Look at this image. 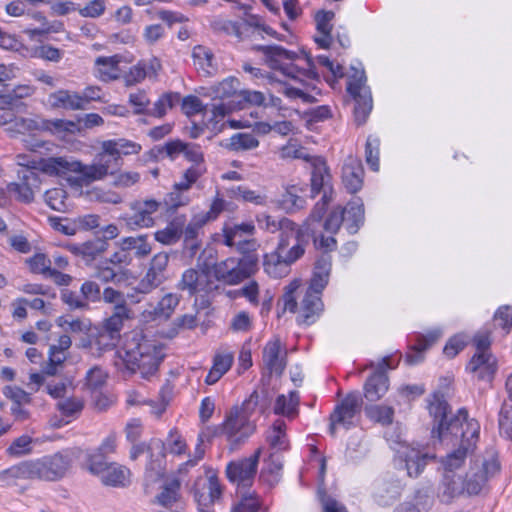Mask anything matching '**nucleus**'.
<instances>
[{"label": "nucleus", "instance_id": "obj_50", "mask_svg": "<svg viewBox=\"0 0 512 512\" xmlns=\"http://www.w3.org/2000/svg\"><path fill=\"white\" fill-rule=\"evenodd\" d=\"M238 86L239 81L234 77H230L213 86L212 90L216 98L237 101L236 95L239 93Z\"/></svg>", "mask_w": 512, "mask_h": 512}, {"label": "nucleus", "instance_id": "obj_48", "mask_svg": "<svg viewBox=\"0 0 512 512\" xmlns=\"http://www.w3.org/2000/svg\"><path fill=\"white\" fill-rule=\"evenodd\" d=\"M206 223V220L200 214H198L186 226L184 231H182V233L184 234L185 243L192 251H196L199 248V244L197 243V236L199 230Z\"/></svg>", "mask_w": 512, "mask_h": 512}, {"label": "nucleus", "instance_id": "obj_63", "mask_svg": "<svg viewBox=\"0 0 512 512\" xmlns=\"http://www.w3.org/2000/svg\"><path fill=\"white\" fill-rule=\"evenodd\" d=\"M211 28L216 33H221L225 35H235L237 37L241 36L240 27L238 23L233 22L229 19L225 18H215L211 22Z\"/></svg>", "mask_w": 512, "mask_h": 512}, {"label": "nucleus", "instance_id": "obj_53", "mask_svg": "<svg viewBox=\"0 0 512 512\" xmlns=\"http://www.w3.org/2000/svg\"><path fill=\"white\" fill-rule=\"evenodd\" d=\"M258 139L249 133H237L230 138L228 148L231 151L251 150L258 147Z\"/></svg>", "mask_w": 512, "mask_h": 512}, {"label": "nucleus", "instance_id": "obj_20", "mask_svg": "<svg viewBox=\"0 0 512 512\" xmlns=\"http://www.w3.org/2000/svg\"><path fill=\"white\" fill-rule=\"evenodd\" d=\"M323 311L324 304L321 294L307 289L299 305L297 321L301 324L311 325L319 319Z\"/></svg>", "mask_w": 512, "mask_h": 512}, {"label": "nucleus", "instance_id": "obj_54", "mask_svg": "<svg viewBox=\"0 0 512 512\" xmlns=\"http://www.w3.org/2000/svg\"><path fill=\"white\" fill-rule=\"evenodd\" d=\"M365 412L371 420L382 425L387 426L393 422L394 410L390 406L372 405L366 407Z\"/></svg>", "mask_w": 512, "mask_h": 512}, {"label": "nucleus", "instance_id": "obj_25", "mask_svg": "<svg viewBox=\"0 0 512 512\" xmlns=\"http://www.w3.org/2000/svg\"><path fill=\"white\" fill-rule=\"evenodd\" d=\"M210 274L204 269L190 268L184 271L182 278L178 283V289L187 291L190 295L206 291L209 289Z\"/></svg>", "mask_w": 512, "mask_h": 512}, {"label": "nucleus", "instance_id": "obj_18", "mask_svg": "<svg viewBox=\"0 0 512 512\" xmlns=\"http://www.w3.org/2000/svg\"><path fill=\"white\" fill-rule=\"evenodd\" d=\"M397 457L404 464L409 477L419 476L427 463L434 459L433 455L408 445L401 446Z\"/></svg>", "mask_w": 512, "mask_h": 512}, {"label": "nucleus", "instance_id": "obj_42", "mask_svg": "<svg viewBox=\"0 0 512 512\" xmlns=\"http://www.w3.org/2000/svg\"><path fill=\"white\" fill-rule=\"evenodd\" d=\"M180 298L178 295L173 293H168L162 297V299L158 302L157 306L153 309L152 312H149L152 315L153 320H167L174 313L175 308L178 306Z\"/></svg>", "mask_w": 512, "mask_h": 512}, {"label": "nucleus", "instance_id": "obj_28", "mask_svg": "<svg viewBox=\"0 0 512 512\" xmlns=\"http://www.w3.org/2000/svg\"><path fill=\"white\" fill-rule=\"evenodd\" d=\"M440 336L441 332L438 330L430 331L426 335H417L416 343L406 353L405 362L408 365H415L423 361L424 352L435 344Z\"/></svg>", "mask_w": 512, "mask_h": 512}, {"label": "nucleus", "instance_id": "obj_40", "mask_svg": "<svg viewBox=\"0 0 512 512\" xmlns=\"http://www.w3.org/2000/svg\"><path fill=\"white\" fill-rule=\"evenodd\" d=\"M194 65L203 71L205 75H212L216 72L217 66L214 63V55L210 49L205 46H195L192 52Z\"/></svg>", "mask_w": 512, "mask_h": 512}, {"label": "nucleus", "instance_id": "obj_8", "mask_svg": "<svg viewBox=\"0 0 512 512\" xmlns=\"http://www.w3.org/2000/svg\"><path fill=\"white\" fill-rule=\"evenodd\" d=\"M124 322L105 318L88 334V345L92 347V355L101 357L104 353L115 349L120 340Z\"/></svg>", "mask_w": 512, "mask_h": 512}, {"label": "nucleus", "instance_id": "obj_51", "mask_svg": "<svg viewBox=\"0 0 512 512\" xmlns=\"http://www.w3.org/2000/svg\"><path fill=\"white\" fill-rule=\"evenodd\" d=\"M61 301L68 306L70 310L88 311L90 304H87L81 291H73L71 289H63L60 294Z\"/></svg>", "mask_w": 512, "mask_h": 512}, {"label": "nucleus", "instance_id": "obj_19", "mask_svg": "<svg viewBox=\"0 0 512 512\" xmlns=\"http://www.w3.org/2000/svg\"><path fill=\"white\" fill-rule=\"evenodd\" d=\"M262 358L269 374L281 375L287 365V350L279 338H274L264 346Z\"/></svg>", "mask_w": 512, "mask_h": 512}, {"label": "nucleus", "instance_id": "obj_33", "mask_svg": "<svg viewBox=\"0 0 512 512\" xmlns=\"http://www.w3.org/2000/svg\"><path fill=\"white\" fill-rule=\"evenodd\" d=\"M19 479H35L32 461H23L0 471V482L14 484Z\"/></svg>", "mask_w": 512, "mask_h": 512}, {"label": "nucleus", "instance_id": "obj_11", "mask_svg": "<svg viewBox=\"0 0 512 512\" xmlns=\"http://www.w3.org/2000/svg\"><path fill=\"white\" fill-rule=\"evenodd\" d=\"M31 461L35 478L49 481L62 478L71 465L69 456L60 452Z\"/></svg>", "mask_w": 512, "mask_h": 512}, {"label": "nucleus", "instance_id": "obj_21", "mask_svg": "<svg viewBox=\"0 0 512 512\" xmlns=\"http://www.w3.org/2000/svg\"><path fill=\"white\" fill-rule=\"evenodd\" d=\"M101 300L112 306V313L107 317L108 319L125 322L133 318V311L126 303V296L123 292L113 287H106L102 291Z\"/></svg>", "mask_w": 512, "mask_h": 512}, {"label": "nucleus", "instance_id": "obj_34", "mask_svg": "<svg viewBox=\"0 0 512 512\" xmlns=\"http://www.w3.org/2000/svg\"><path fill=\"white\" fill-rule=\"evenodd\" d=\"M49 101L54 108H63L68 110H84L80 93L69 90H58L49 96Z\"/></svg>", "mask_w": 512, "mask_h": 512}, {"label": "nucleus", "instance_id": "obj_52", "mask_svg": "<svg viewBox=\"0 0 512 512\" xmlns=\"http://www.w3.org/2000/svg\"><path fill=\"white\" fill-rule=\"evenodd\" d=\"M41 129V125L34 119L16 117L11 126L6 131L11 137H16L20 134L32 133Z\"/></svg>", "mask_w": 512, "mask_h": 512}, {"label": "nucleus", "instance_id": "obj_45", "mask_svg": "<svg viewBox=\"0 0 512 512\" xmlns=\"http://www.w3.org/2000/svg\"><path fill=\"white\" fill-rule=\"evenodd\" d=\"M255 232V226L251 222L236 224L223 229L224 244L228 247H234L236 239L245 235L251 236Z\"/></svg>", "mask_w": 512, "mask_h": 512}, {"label": "nucleus", "instance_id": "obj_7", "mask_svg": "<svg viewBox=\"0 0 512 512\" xmlns=\"http://www.w3.org/2000/svg\"><path fill=\"white\" fill-rule=\"evenodd\" d=\"M258 398L254 391L241 406H234L227 413L221 430L231 443L240 444L254 433L256 426L250 418L258 406Z\"/></svg>", "mask_w": 512, "mask_h": 512}, {"label": "nucleus", "instance_id": "obj_61", "mask_svg": "<svg viewBox=\"0 0 512 512\" xmlns=\"http://www.w3.org/2000/svg\"><path fill=\"white\" fill-rule=\"evenodd\" d=\"M238 109H243L247 104L260 106L265 101V96L260 91L241 90L236 95Z\"/></svg>", "mask_w": 512, "mask_h": 512}, {"label": "nucleus", "instance_id": "obj_36", "mask_svg": "<svg viewBox=\"0 0 512 512\" xmlns=\"http://www.w3.org/2000/svg\"><path fill=\"white\" fill-rule=\"evenodd\" d=\"M215 275L218 280L234 285L243 281V275L238 273L237 259L228 258L215 266Z\"/></svg>", "mask_w": 512, "mask_h": 512}, {"label": "nucleus", "instance_id": "obj_9", "mask_svg": "<svg viewBox=\"0 0 512 512\" xmlns=\"http://www.w3.org/2000/svg\"><path fill=\"white\" fill-rule=\"evenodd\" d=\"M364 71L355 70L349 77L347 91L355 101L354 116L358 125L366 122L372 110V97L369 88L365 85Z\"/></svg>", "mask_w": 512, "mask_h": 512}, {"label": "nucleus", "instance_id": "obj_39", "mask_svg": "<svg viewBox=\"0 0 512 512\" xmlns=\"http://www.w3.org/2000/svg\"><path fill=\"white\" fill-rule=\"evenodd\" d=\"M120 58L115 55L112 57H98L95 60L96 70L99 78L103 81H110L119 78Z\"/></svg>", "mask_w": 512, "mask_h": 512}, {"label": "nucleus", "instance_id": "obj_10", "mask_svg": "<svg viewBox=\"0 0 512 512\" xmlns=\"http://www.w3.org/2000/svg\"><path fill=\"white\" fill-rule=\"evenodd\" d=\"M261 452L262 448H258L250 457L232 461L226 467L227 477L237 485L240 495L254 483Z\"/></svg>", "mask_w": 512, "mask_h": 512}, {"label": "nucleus", "instance_id": "obj_37", "mask_svg": "<svg viewBox=\"0 0 512 512\" xmlns=\"http://www.w3.org/2000/svg\"><path fill=\"white\" fill-rule=\"evenodd\" d=\"M233 355L230 353H219L214 356L213 365L206 376L205 383L215 384L231 368L233 364Z\"/></svg>", "mask_w": 512, "mask_h": 512}, {"label": "nucleus", "instance_id": "obj_38", "mask_svg": "<svg viewBox=\"0 0 512 512\" xmlns=\"http://www.w3.org/2000/svg\"><path fill=\"white\" fill-rule=\"evenodd\" d=\"M302 189L297 185L287 186L279 199V207L288 213L302 209L305 205V199L299 195Z\"/></svg>", "mask_w": 512, "mask_h": 512}, {"label": "nucleus", "instance_id": "obj_29", "mask_svg": "<svg viewBox=\"0 0 512 512\" xmlns=\"http://www.w3.org/2000/svg\"><path fill=\"white\" fill-rule=\"evenodd\" d=\"M332 260L328 254L321 255L315 262L313 276L310 280L309 290L319 294L325 289L329 282Z\"/></svg>", "mask_w": 512, "mask_h": 512}, {"label": "nucleus", "instance_id": "obj_17", "mask_svg": "<svg viewBox=\"0 0 512 512\" xmlns=\"http://www.w3.org/2000/svg\"><path fill=\"white\" fill-rule=\"evenodd\" d=\"M390 358L384 357L378 364L377 369L365 382L364 395L370 402L380 400L388 391L389 378L385 372L386 368H390Z\"/></svg>", "mask_w": 512, "mask_h": 512}, {"label": "nucleus", "instance_id": "obj_24", "mask_svg": "<svg viewBox=\"0 0 512 512\" xmlns=\"http://www.w3.org/2000/svg\"><path fill=\"white\" fill-rule=\"evenodd\" d=\"M466 369L478 380L491 381L497 369L496 358L492 353H474Z\"/></svg>", "mask_w": 512, "mask_h": 512}, {"label": "nucleus", "instance_id": "obj_60", "mask_svg": "<svg viewBox=\"0 0 512 512\" xmlns=\"http://www.w3.org/2000/svg\"><path fill=\"white\" fill-rule=\"evenodd\" d=\"M379 145L377 138L369 136L365 144V160L373 171L379 170Z\"/></svg>", "mask_w": 512, "mask_h": 512}, {"label": "nucleus", "instance_id": "obj_4", "mask_svg": "<svg viewBox=\"0 0 512 512\" xmlns=\"http://www.w3.org/2000/svg\"><path fill=\"white\" fill-rule=\"evenodd\" d=\"M310 236L308 224L284 226V233L279 234L276 248L264 256V271L276 279L286 277L291 272L292 264L305 254Z\"/></svg>", "mask_w": 512, "mask_h": 512}, {"label": "nucleus", "instance_id": "obj_14", "mask_svg": "<svg viewBox=\"0 0 512 512\" xmlns=\"http://www.w3.org/2000/svg\"><path fill=\"white\" fill-rule=\"evenodd\" d=\"M159 206L160 203L155 200L136 201L131 204V213L124 214L120 220L131 230L151 227L154 224L152 215Z\"/></svg>", "mask_w": 512, "mask_h": 512}, {"label": "nucleus", "instance_id": "obj_2", "mask_svg": "<svg viewBox=\"0 0 512 512\" xmlns=\"http://www.w3.org/2000/svg\"><path fill=\"white\" fill-rule=\"evenodd\" d=\"M500 472V462L494 451L486 455L470 459V465L465 475H443L439 486L438 497L443 503H449L454 498L467 495L477 496L486 489L491 478Z\"/></svg>", "mask_w": 512, "mask_h": 512}, {"label": "nucleus", "instance_id": "obj_62", "mask_svg": "<svg viewBox=\"0 0 512 512\" xmlns=\"http://www.w3.org/2000/svg\"><path fill=\"white\" fill-rule=\"evenodd\" d=\"M32 438L28 435H23L16 438L11 445L6 449V453L11 457H20L27 455L31 452Z\"/></svg>", "mask_w": 512, "mask_h": 512}, {"label": "nucleus", "instance_id": "obj_58", "mask_svg": "<svg viewBox=\"0 0 512 512\" xmlns=\"http://www.w3.org/2000/svg\"><path fill=\"white\" fill-rule=\"evenodd\" d=\"M232 512H264L261 510L260 502L254 493L243 491L239 502L233 506Z\"/></svg>", "mask_w": 512, "mask_h": 512}, {"label": "nucleus", "instance_id": "obj_64", "mask_svg": "<svg viewBox=\"0 0 512 512\" xmlns=\"http://www.w3.org/2000/svg\"><path fill=\"white\" fill-rule=\"evenodd\" d=\"M500 433L512 440V406L504 404L499 413Z\"/></svg>", "mask_w": 512, "mask_h": 512}, {"label": "nucleus", "instance_id": "obj_5", "mask_svg": "<svg viewBox=\"0 0 512 512\" xmlns=\"http://www.w3.org/2000/svg\"><path fill=\"white\" fill-rule=\"evenodd\" d=\"M124 366L132 373H139L148 379L158 371L165 354L163 346L149 339L141 331H132L125 337L120 352H117Z\"/></svg>", "mask_w": 512, "mask_h": 512}, {"label": "nucleus", "instance_id": "obj_6", "mask_svg": "<svg viewBox=\"0 0 512 512\" xmlns=\"http://www.w3.org/2000/svg\"><path fill=\"white\" fill-rule=\"evenodd\" d=\"M39 165L41 171L50 176H66L69 173H75L84 184L103 179L108 175L109 168L107 162L85 165L72 157H49L42 159Z\"/></svg>", "mask_w": 512, "mask_h": 512}, {"label": "nucleus", "instance_id": "obj_46", "mask_svg": "<svg viewBox=\"0 0 512 512\" xmlns=\"http://www.w3.org/2000/svg\"><path fill=\"white\" fill-rule=\"evenodd\" d=\"M180 94L177 92L164 93L155 103L147 115L162 118L168 109H172L180 102Z\"/></svg>", "mask_w": 512, "mask_h": 512}, {"label": "nucleus", "instance_id": "obj_13", "mask_svg": "<svg viewBox=\"0 0 512 512\" xmlns=\"http://www.w3.org/2000/svg\"><path fill=\"white\" fill-rule=\"evenodd\" d=\"M195 500L198 503L199 512H212L209 507L220 499L222 494L221 486L216 476H208L204 479L199 475L190 487Z\"/></svg>", "mask_w": 512, "mask_h": 512}, {"label": "nucleus", "instance_id": "obj_1", "mask_svg": "<svg viewBox=\"0 0 512 512\" xmlns=\"http://www.w3.org/2000/svg\"><path fill=\"white\" fill-rule=\"evenodd\" d=\"M449 409L440 393H434L428 399V410L434 423L432 437L453 447L442 459L444 474H455L454 471L462 467L468 457H472L479 440L480 425L475 419H468L465 409H459L456 415H450Z\"/></svg>", "mask_w": 512, "mask_h": 512}, {"label": "nucleus", "instance_id": "obj_57", "mask_svg": "<svg viewBox=\"0 0 512 512\" xmlns=\"http://www.w3.org/2000/svg\"><path fill=\"white\" fill-rule=\"evenodd\" d=\"M182 234L181 226L175 222H171L164 229L155 232V239L165 245L176 243Z\"/></svg>", "mask_w": 512, "mask_h": 512}, {"label": "nucleus", "instance_id": "obj_15", "mask_svg": "<svg viewBox=\"0 0 512 512\" xmlns=\"http://www.w3.org/2000/svg\"><path fill=\"white\" fill-rule=\"evenodd\" d=\"M141 151V145L133 141L119 138L106 140L101 144V152L97 155L98 162H104L111 166V163L119 165V160L124 155L138 154Z\"/></svg>", "mask_w": 512, "mask_h": 512}, {"label": "nucleus", "instance_id": "obj_16", "mask_svg": "<svg viewBox=\"0 0 512 512\" xmlns=\"http://www.w3.org/2000/svg\"><path fill=\"white\" fill-rule=\"evenodd\" d=\"M19 182L7 185V190L16 195V199L23 203L34 201V194L40 190L41 180L39 174L30 169H23L18 173Z\"/></svg>", "mask_w": 512, "mask_h": 512}, {"label": "nucleus", "instance_id": "obj_31", "mask_svg": "<svg viewBox=\"0 0 512 512\" xmlns=\"http://www.w3.org/2000/svg\"><path fill=\"white\" fill-rule=\"evenodd\" d=\"M311 191L313 196L324 191L326 195V188L330 186L331 175L326 162L321 157H313L311 159Z\"/></svg>", "mask_w": 512, "mask_h": 512}, {"label": "nucleus", "instance_id": "obj_27", "mask_svg": "<svg viewBox=\"0 0 512 512\" xmlns=\"http://www.w3.org/2000/svg\"><path fill=\"white\" fill-rule=\"evenodd\" d=\"M164 445L161 442H155L152 446L146 448L144 444L135 445L131 449L130 457L135 460L139 457V455L143 454L145 451L150 452L151 458L153 457L152 451L154 449L158 450L159 457L157 459H151V461L147 464L146 473L147 477L150 479H156L160 477L163 473L162 460L164 457L163 454Z\"/></svg>", "mask_w": 512, "mask_h": 512}, {"label": "nucleus", "instance_id": "obj_35", "mask_svg": "<svg viewBox=\"0 0 512 512\" xmlns=\"http://www.w3.org/2000/svg\"><path fill=\"white\" fill-rule=\"evenodd\" d=\"M179 480L167 477L161 487V492L156 495L155 501L164 507H172L181 500Z\"/></svg>", "mask_w": 512, "mask_h": 512}, {"label": "nucleus", "instance_id": "obj_30", "mask_svg": "<svg viewBox=\"0 0 512 512\" xmlns=\"http://www.w3.org/2000/svg\"><path fill=\"white\" fill-rule=\"evenodd\" d=\"M130 470L118 463L111 462L98 474L106 486L124 487L130 482Z\"/></svg>", "mask_w": 512, "mask_h": 512}, {"label": "nucleus", "instance_id": "obj_55", "mask_svg": "<svg viewBox=\"0 0 512 512\" xmlns=\"http://www.w3.org/2000/svg\"><path fill=\"white\" fill-rule=\"evenodd\" d=\"M67 192L63 188H53L45 193V202L55 211L65 212L68 209L66 203Z\"/></svg>", "mask_w": 512, "mask_h": 512}, {"label": "nucleus", "instance_id": "obj_26", "mask_svg": "<svg viewBox=\"0 0 512 512\" xmlns=\"http://www.w3.org/2000/svg\"><path fill=\"white\" fill-rule=\"evenodd\" d=\"M213 436L214 433L211 432L209 427L203 430L198 435V443L196 445L193 457L187 460L185 463L181 464L175 474L169 478L179 480V485L181 486V484L185 482V479L188 476L190 470L194 468L200 460L203 459L205 454V449L203 448L204 442L210 441Z\"/></svg>", "mask_w": 512, "mask_h": 512}, {"label": "nucleus", "instance_id": "obj_23", "mask_svg": "<svg viewBox=\"0 0 512 512\" xmlns=\"http://www.w3.org/2000/svg\"><path fill=\"white\" fill-rule=\"evenodd\" d=\"M364 168L359 158L349 155L343 164L342 182L349 193L358 192L363 186Z\"/></svg>", "mask_w": 512, "mask_h": 512}, {"label": "nucleus", "instance_id": "obj_32", "mask_svg": "<svg viewBox=\"0 0 512 512\" xmlns=\"http://www.w3.org/2000/svg\"><path fill=\"white\" fill-rule=\"evenodd\" d=\"M345 211L344 225L350 234H355L364 222V205L360 199L349 202L346 207L342 208Z\"/></svg>", "mask_w": 512, "mask_h": 512}, {"label": "nucleus", "instance_id": "obj_44", "mask_svg": "<svg viewBox=\"0 0 512 512\" xmlns=\"http://www.w3.org/2000/svg\"><path fill=\"white\" fill-rule=\"evenodd\" d=\"M36 91V88L29 84H21L14 87L5 93L0 94V101L5 106H17L20 99L31 97Z\"/></svg>", "mask_w": 512, "mask_h": 512}, {"label": "nucleus", "instance_id": "obj_59", "mask_svg": "<svg viewBox=\"0 0 512 512\" xmlns=\"http://www.w3.org/2000/svg\"><path fill=\"white\" fill-rule=\"evenodd\" d=\"M108 249L107 240L103 238H94L82 243L83 258L88 260L95 259Z\"/></svg>", "mask_w": 512, "mask_h": 512}, {"label": "nucleus", "instance_id": "obj_12", "mask_svg": "<svg viewBox=\"0 0 512 512\" xmlns=\"http://www.w3.org/2000/svg\"><path fill=\"white\" fill-rule=\"evenodd\" d=\"M362 404L363 400L359 392L349 393L330 415L329 430L331 435H335L336 426L338 425L346 428L353 425V419L360 413Z\"/></svg>", "mask_w": 512, "mask_h": 512}, {"label": "nucleus", "instance_id": "obj_49", "mask_svg": "<svg viewBox=\"0 0 512 512\" xmlns=\"http://www.w3.org/2000/svg\"><path fill=\"white\" fill-rule=\"evenodd\" d=\"M126 402L129 406L148 405L151 407V413L157 417L162 415L168 405V402L164 399H161L157 402L153 400H146L135 391H132L128 394Z\"/></svg>", "mask_w": 512, "mask_h": 512}, {"label": "nucleus", "instance_id": "obj_56", "mask_svg": "<svg viewBox=\"0 0 512 512\" xmlns=\"http://www.w3.org/2000/svg\"><path fill=\"white\" fill-rule=\"evenodd\" d=\"M257 220L263 229L271 233L279 231L280 234L284 233V226H293L295 224L286 217L276 220L274 217L266 214L258 216Z\"/></svg>", "mask_w": 512, "mask_h": 512}, {"label": "nucleus", "instance_id": "obj_41", "mask_svg": "<svg viewBox=\"0 0 512 512\" xmlns=\"http://www.w3.org/2000/svg\"><path fill=\"white\" fill-rule=\"evenodd\" d=\"M169 262V255L166 252H160L151 259L149 268L144 276L161 285L166 280V268Z\"/></svg>", "mask_w": 512, "mask_h": 512}, {"label": "nucleus", "instance_id": "obj_47", "mask_svg": "<svg viewBox=\"0 0 512 512\" xmlns=\"http://www.w3.org/2000/svg\"><path fill=\"white\" fill-rule=\"evenodd\" d=\"M299 404V395L296 391L289 393V396L279 395L276 399L274 406L275 414H282L288 417L296 413V408Z\"/></svg>", "mask_w": 512, "mask_h": 512}, {"label": "nucleus", "instance_id": "obj_3", "mask_svg": "<svg viewBox=\"0 0 512 512\" xmlns=\"http://www.w3.org/2000/svg\"><path fill=\"white\" fill-rule=\"evenodd\" d=\"M254 50L261 52L266 63L272 68L283 72L286 76L292 78L298 85L283 84L280 92L291 100L301 99L305 103H313L316 99L310 91H316L320 94L316 86L299 78V74L311 80H319V75L316 71L313 59L305 52H302L306 58L308 68L300 69L293 64H285L284 60H295L298 54L284 49L278 45H258L254 46Z\"/></svg>", "mask_w": 512, "mask_h": 512}, {"label": "nucleus", "instance_id": "obj_43", "mask_svg": "<svg viewBox=\"0 0 512 512\" xmlns=\"http://www.w3.org/2000/svg\"><path fill=\"white\" fill-rule=\"evenodd\" d=\"M286 424L283 420H276L267 435V441L270 448L276 452L286 450L288 448V439L286 437Z\"/></svg>", "mask_w": 512, "mask_h": 512}, {"label": "nucleus", "instance_id": "obj_22", "mask_svg": "<svg viewBox=\"0 0 512 512\" xmlns=\"http://www.w3.org/2000/svg\"><path fill=\"white\" fill-rule=\"evenodd\" d=\"M206 166H191L183 174L181 181L174 184V191L169 193L166 204L172 208L184 205L186 199L183 200L179 192L187 191L204 173Z\"/></svg>", "mask_w": 512, "mask_h": 512}]
</instances>
